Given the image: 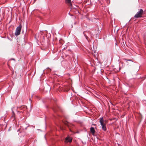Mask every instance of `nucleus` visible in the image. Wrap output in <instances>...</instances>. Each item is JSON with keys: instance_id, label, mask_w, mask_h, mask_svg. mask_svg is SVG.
Listing matches in <instances>:
<instances>
[{"instance_id": "obj_6", "label": "nucleus", "mask_w": 146, "mask_h": 146, "mask_svg": "<svg viewBox=\"0 0 146 146\" xmlns=\"http://www.w3.org/2000/svg\"><path fill=\"white\" fill-rule=\"evenodd\" d=\"M72 138L70 137H68L65 138V143L70 142V143L72 142Z\"/></svg>"}, {"instance_id": "obj_4", "label": "nucleus", "mask_w": 146, "mask_h": 146, "mask_svg": "<svg viewBox=\"0 0 146 146\" xmlns=\"http://www.w3.org/2000/svg\"><path fill=\"white\" fill-rule=\"evenodd\" d=\"M21 28L22 26L21 25H20L18 27H17L15 33V35L18 36L20 34Z\"/></svg>"}, {"instance_id": "obj_7", "label": "nucleus", "mask_w": 146, "mask_h": 146, "mask_svg": "<svg viewBox=\"0 0 146 146\" xmlns=\"http://www.w3.org/2000/svg\"><path fill=\"white\" fill-rule=\"evenodd\" d=\"M65 2L66 3L68 4L69 6H72V4L71 3V0H66Z\"/></svg>"}, {"instance_id": "obj_12", "label": "nucleus", "mask_w": 146, "mask_h": 146, "mask_svg": "<svg viewBox=\"0 0 146 146\" xmlns=\"http://www.w3.org/2000/svg\"><path fill=\"white\" fill-rule=\"evenodd\" d=\"M13 114H15V113H14L13 112Z\"/></svg>"}, {"instance_id": "obj_9", "label": "nucleus", "mask_w": 146, "mask_h": 146, "mask_svg": "<svg viewBox=\"0 0 146 146\" xmlns=\"http://www.w3.org/2000/svg\"><path fill=\"white\" fill-rule=\"evenodd\" d=\"M83 34H84V36H85L86 39L88 41V38L87 36L86 35V34L85 33V32H83Z\"/></svg>"}, {"instance_id": "obj_8", "label": "nucleus", "mask_w": 146, "mask_h": 146, "mask_svg": "<svg viewBox=\"0 0 146 146\" xmlns=\"http://www.w3.org/2000/svg\"><path fill=\"white\" fill-rule=\"evenodd\" d=\"M90 131L92 133L93 135H94L95 132V130H94V128L93 127H91L90 128Z\"/></svg>"}, {"instance_id": "obj_10", "label": "nucleus", "mask_w": 146, "mask_h": 146, "mask_svg": "<svg viewBox=\"0 0 146 146\" xmlns=\"http://www.w3.org/2000/svg\"><path fill=\"white\" fill-rule=\"evenodd\" d=\"M60 128L61 130H63L65 129V128L63 126H60Z\"/></svg>"}, {"instance_id": "obj_2", "label": "nucleus", "mask_w": 146, "mask_h": 146, "mask_svg": "<svg viewBox=\"0 0 146 146\" xmlns=\"http://www.w3.org/2000/svg\"><path fill=\"white\" fill-rule=\"evenodd\" d=\"M100 122L102 126V130L104 131H105L106 130V124L104 123V120L103 118H102L100 119Z\"/></svg>"}, {"instance_id": "obj_3", "label": "nucleus", "mask_w": 146, "mask_h": 146, "mask_svg": "<svg viewBox=\"0 0 146 146\" xmlns=\"http://www.w3.org/2000/svg\"><path fill=\"white\" fill-rule=\"evenodd\" d=\"M143 10L142 9H140L139 11L135 15L134 17L136 18L141 17L142 15L143 14Z\"/></svg>"}, {"instance_id": "obj_1", "label": "nucleus", "mask_w": 146, "mask_h": 146, "mask_svg": "<svg viewBox=\"0 0 146 146\" xmlns=\"http://www.w3.org/2000/svg\"><path fill=\"white\" fill-rule=\"evenodd\" d=\"M27 107L25 106H21L18 107L17 108V112H23V111H25Z\"/></svg>"}, {"instance_id": "obj_5", "label": "nucleus", "mask_w": 146, "mask_h": 146, "mask_svg": "<svg viewBox=\"0 0 146 146\" xmlns=\"http://www.w3.org/2000/svg\"><path fill=\"white\" fill-rule=\"evenodd\" d=\"M63 123L65 125L67 126L69 128L70 131H72L71 127L72 126V124L67 121H64Z\"/></svg>"}, {"instance_id": "obj_11", "label": "nucleus", "mask_w": 146, "mask_h": 146, "mask_svg": "<svg viewBox=\"0 0 146 146\" xmlns=\"http://www.w3.org/2000/svg\"><path fill=\"white\" fill-rule=\"evenodd\" d=\"M54 111H56V110H55V109H54Z\"/></svg>"}]
</instances>
